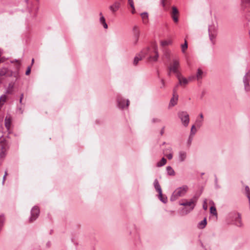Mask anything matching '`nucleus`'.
Here are the masks:
<instances>
[{
  "instance_id": "1",
  "label": "nucleus",
  "mask_w": 250,
  "mask_h": 250,
  "mask_svg": "<svg viewBox=\"0 0 250 250\" xmlns=\"http://www.w3.org/2000/svg\"><path fill=\"white\" fill-rule=\"evenodd\" d=\"M146 56H148V60L149 61L154 62L157 61L159 54L158 52V47L155 44L153 46L152 50L148 48L146 50H143L139 54L136 56L134 59L133 64L134 65H137L139 62Z\"/></svg>"
},
{
  "instance_id": "2",
  "label": "nucleus",
  "mask_w": 250,
  "mask_h": 250,
  "mask_svg": "<svg viewBox=\"0 0 250 250\" xmlns=\"http://www.w3.org/2000/svg\"><path fill=\"white\" fill-rule=\"evenodd\" d=\"M188 187L187 185L177 188L171 195L170 200L173 201L180 197L184 196L188 191Z\"/></svg>"
},
{
  "instance_id": "3",
  "label": "nucleus",
  "mask_w": 250,
  "mask_h": 250,
  "mask_svg": "<svg viewBox=\"0 0 250 250\" xmlns=\"http://www.w3.org/2000/svg\"><path fill=\"white\" fill-rule=\"evenodd\" d=\"M197 202V199L195 197L190 199L189 201H187L184 199L183 202H180L179 205L183 206H188L189 208L187 210L185 214H188L192 211L194 208Z\"/></svg>"
},
{
  "instance_id": "4",
  "label": "nucleus",
  "mask_w": 250,
  "mask_h": 250,
  "mask_svg": "<svg viewBox=\"0 0 250 250\" xmlns=\"http://www.w3.org/2000/svg\"><path fill=\"white\" fill-rule=\"evenodd\" d=\"M178 117L180 119L182 125L187 127L189 122V115L186 111H179L178 113Z\"/></svg>"
},
{
  "instance_id": "5",
  "label": "nucleus",
  "mask_w": 250,
  "mask_h": 250,
  "mask_svg": "<svg viewBox=\"0 0 250 250\" xmlns=\"http://www.w3.org/2000/svg\"><path fill=\"white\" fill-rule=\"evenodd\" d=\"M180 67V62L179 59H173L172 62L168 67L170 71L178 75L179 73L178 68Z\"/></svg>"
},
{
  "instance_id": "6",
  "label": "nucleus",
  "mask_w": 250,
  "mask_h": 250,
  "mask_svg": "<svg viewBox=\"0 0 250 250\" xmlns=\"http://www.w3.org/2000/svg\"><path fill=\"white\" fill-rule=\"evenodd\" d=\"M250 69L245 74L243 78V83L244 86V90L246 92L250 91Z\"/></svg>"
},
{
  "instance_id": "7",
  "label": "nucleus",
  "mask_w": 250,
  "mask_h": 250,
  "mask_svg": "<svg viewBox=\"0 0 250 250\" xmlns=\"http://www.w3.org/2000/svg\"><path fill=\"white\" fill-rule=\"evenodd\" d=\"M40 214V209L37 206H34L31 210V216L29 222H33L37 219Z\"/></svg>"
},
{
  "instance_id": "8",
  "label": "nucleus",
  "mask_w": 250,
  "mask_h": 250,
  "mask_svg": "<svg viewBox=\"0 0 250 250\" xmlns=\"http://www.w3.org/2000/svg\"><path fill=\"white\" fill-rule=\"evenodd\" d=\"M209 39L212 44L214 43V40L217 35V31L214 26H210L208 28Z\"/></svg>"
},
{
  "instance_id": "9",
  "label": "nucleus",
  "mask_w": 250,
  "mask_h": 250,
  "mask_svg": "<svg viewBox=\"0 0 250 250\" xmlns=\"http://www.w3.org/2000/svg\"><path fill=\"white\" fill-rule=\"evenodd\" d=\"M172 11L171 12V17L173 19V21L177 23L178 22V16L179 15V12L177 8L173 6L171 8Z\"/></svg>"
},
{
  "instance_id": "10",
  "label": "nucleus",
  "mask_w": 250,
  "mask_h": 250,
  "mask_svg": "<svg viewBox=\"0 0 250 250\" xmlns=\"http://www.w3.org/2000/svg\"><path fill=\"white\" fill-rule=\"evenodd\" d=\"M120 7L121 3L118 1H116L109 6V9L112 14H114L118 11Z\"/></svg>"
},
{
  "instance_id": "11",
  "label": "nucleus",
  "mask_w": 250,
  "mask_h": 250,
  "mask_svg": "<svg viewBox=\"0 0 250 250\" xmlns=\"http://www.w3.org/2000/svg\"><path fill=\"white\" fill-rule=\"evenodd\" d=\"M240 7L243 10L250 12V0H241Z\"/></svg>"
},
{
  "instance_id": "12",
  "label": "nucleus",
  "mask_w": 250,
  "mask_h": 250,
  "mask_svg": "<svg viewBox=\"0 0 250 250\" xmlns=\"http://www.w3.org/2000/svg\"><path fill=\"white\" fill-rule=\"evenodd\" d=\"M117 102L118 104V106L121 108H124L125 107H127L129 103V101L127 100L126 101V104H125V100L121 97H118L117 98Z\"/></svg>"
},
{
  "instance_id": "13",
  "label": "nucleus",
  "mask_w": 250,
  "mask_h": 250,
  "mask_svg": "<svg viewBox=\"0 0 250 250\" xmlns=\"http://www.w3.org/2000/svg\"><path fill=\"white\" fill-rule=\"evenodd\" d=\"M178 95L176 94V90L174 89L173 90V97L171 99L169 105V106H175L177 103L178 101Z\"/></svg>"
},
{
  "instance_id": "14",
  "label": "nucleus",
  "mask_w": 250,
  "mask_h": 250,
  "mask_svg": "<svg viewBox=\"0 0 250 250\" xmlns=\"http://www.w3.org/2000/svg\"><path fill=\"white\" fill-rule=\"evenodd\" d=\"M187 158V153L185 151L181 150L178 152V160L180 162L185 161Z\"/></svg>"
},
{
  "instance_id": "15",
  "label": "nucleus",
  "mask_w": 250,
  "mask_h": 250,
  "mask_svg": "<svg viewBox=\"0 0 250 250\" xmlns=\"http://www.w3.org/2000/svg\"><path fill=\"white\" fill-rule=\"evenodd\" d=\"M133 32L134 38L135 39V43L138 42L140 36V30L139 27L135 25L133 28Z\"/></svg>"
},
{
  "instance_id": "16",
  "label": "nucleus",
  "mask_w": 250,
  "mask_h": 250,
  "mask_svg": "<svg viewBox=\"0 0 250 250\" xmlns=\"http://www.w3.org/2000/svg\"><path fill=\"white\" fill-rule=\"evenodd\" d=\"M100 16V19H99V22L101 23V25H103L104 28V29H107L108 28V25L105 21V19L104 17V16L103 15V13L102 12H100L99 13Z\"/></svg>"
},
{
  "instance_id": "17",
  "label": "nucleus",
  "mask_w": 250,
  "mask_h": 250,
  "mask_svg": "<svg viewBox=\"0 0 250 250\" xmlns=\"http://www.w3.org/2000/svg\"><path fill=\"white\" fill-rule=\"evenodd\" d=\"M153 184L156 190L158 192V194H160V196H162V190L159 183L158 180L157 179L154 180Z\"/></svg>"
},
{
  "instance_id": "18",
  "label": "nucleus",
  "mask_w": 250,
  "mask_h": 250,
  "mask_svg": "<svg viewBox=\"0 0 250 250\" xmlns=\"http://www.w3.org/2000/svg\"><path fill=\"white\" fill-rule=\"evenodd\" d=\"M177 77L180 84H187L188 82V79L182 77L180 74H178Z\"/></svg>"
},
{
  "instance_id": "19",
  "label": "nucleus",
  "mask_w": 250,
  "mask_h": 250,
  "mask_svg": "<svg viewBox=\"0 0 250 250\" xmlns=\"http://www.w3.org/2000/svg\"><path fill=\"white\" fill-rule=\"evenodd\" d=\"M195 76L196 80L200 81L202 80L204 77V72L200 68H198Z\"/></svg>"
},
{
  "instance_id": "20",
  "label": "nucleus",
  "mask_w": 250,
  "mask_h": 250,
  "mask_svg": "<svg viewBox=\"0 0 250 250\" xmlns=\"http://www.w3.org/2000/svg\"><path fill=\"white\" fill-rule=\"evenodd\" d=\"M236 217L235 219V225L237 226L241 227L242 225L241 220L240 214L238 213L235 214Z\"/></svg>"
},
{
  "instance_id": "21",
  "label": "nucleus",
  "mask_w": 250,
  "mask_h": 250,
  "mask_svg": "<svg viewBox=\"0 0 250 250\" xmlns=\"http://www.w3.org/2000/svg\"><path fill=\"white\" fill-rule=\"evenodd\" d=\"M141 16L143 22L144 24H146L148 22V15L147 12H144L141 14Z\"/></svg>"
},
{
  "instance_id": "22",
  "label": "nucleus",
  "mask_w": 250,
  "mask_h": 250,
  "mask_svg": "<svg viewBox=\"0 0 250 250\" xmlns=\"http://www.w3.org/2000/svg\"><path fill=\"white\" fill-rule=\"evenodd\" d=\"M0 147L2 150H6L7 147V143L4 139H0Z\"/></svg>"
},
{
  "instance_id": "23",
  "label": "nucleus",
  "mask_w": 250,
  "mask_h": 250,
  "mask_svg": "<svg viewBox=\"0 0 250 250\" xmlns=\"http://www.w3.org/2000/svg\"><path fill=\"white\" fill-rule=\"evenodd\" d=\"M14 86V83H9L8 87L6 90L5 93L8 94H11L12 93L13 89Z\"/></svg>"
},
{
  "instance_id": "24",
  "label": "nucleus",
  "mask_w": 250,
  "mask_h": 250,
  "mask_svg": "<svg viewBox=\"0 0 250 250\" xmlns=\"http://www.w3.org/2000/svg\"><path fill=\"white\" fill-rule=\"evenodd\" d=\"M207 219L206 218L201 222H200L198 224V228L200 229H204L207 225Z\"/></svg>"
},
{
  "instance_id": "25",
  "label": "nucleus",
  "mask_w": 250,
  "mask_h": 250,
  "mask_svg": "<svg viewBox=\"0 0 250 250\" xmlns=\"http://www.w3.org/2000/svg\"><path fill=\"white\" fill-rule=\"evenodd\" d=\"M172 41L171 40H165V41H161L160 44L163 47H165L166 46L169 45L171 44Z\"/></svg>"
},
{
  "instance_id": "26",
  "label": "nucleus",
  "mask_w": 250,
  "mask_h": 250,
  "mask_svg": "<svg viewBox=\"0 0 250 250\" xmlns=\"http://www.w3.org/2000/svg\"><path fill=\"white\" fill-rule=\"evenodd\" d=\"M7 100V96L5 94L2 95L0 97V106H2Z\"/></svg>"
},
{
  "instance_id": "27",
  "label": "nucleus",
  "mask_w": 250,
  "mask_h": 250,
  "mask_svg": "<svg viewBox=\"0 0 250 250\" xmlns=\"http://www.w3.org/2000/svg\"><path fill=\"white\" fill-rule=\"evenodd\" d=\"M167 171L169 175L174 176L175 175L174 170L170 166H167Z\"/></svg>"
},
{
  "instance_id": "28",
  "label": "nucleus",
  "mask_w": 250,
  "mask_h": 250,
  "mask_svg": "<svg viewBox=\"0 0 250 250\" xmlns=\"http://www.w3.org/2000/svg\"><path fill=\"white\" fill-rule=\"evenodd\" d=\"M7 73V69L6 68H2L0 69V81L2 76H5Z\"/></svg>"
},
{
  "instance_id": "29",
  "label": "nucleus",
  "mask_w": 250,
  "mask_h": 250,
  "mask_svg": "<svg viewBox=\"0 0 250 250\" xmlns=\"http://www.w3.org/2000/svg\"><path fill=\"white\" fill-rule=\"evenodd\" d=\"M167 163V160L165 158H162L161 160L157 163V166L158 167H161L164 166Z\"/></svg>"
},
{
  "instance_id": "30",
  "label": "nucleus",
  "mask_w": 250,
  "mask_h": 250,
  "mask_svg": "<svg viewBox=\"0 0 250 250\" xmlns=\"http://www.w3.org/2000/svg\"><path fill=\"white\" fill-rule=\"evenodd\" d=\"M158 197L159 200L163 203H166L167 202V197L166 196H164L162 193V196H160V194H159Z\"/></svg>"
},
{
  "instance_id": "31",
  "label": "nucleus",
  "mask_w": 250,
  "mask_h": 250,
  "mask_svg": "<svg viewBox=\"0 0 250 250\" xmlns=\"http://www.w3.org/2000/svg\"><path fill=\"white\" fill-rule=\"evenodd\" d=\"M182 52L184 53L188 48V42L186 40L185 41V43L181 45Z\"/></svg>"
},
{
  "instance_id": "32",
  "label": "nucleus",
  "mask_w": 250,
  "mask_h": 250,
  "mask_svg": "<svg viewBox=\"0 0 250 250\" xmlns=\"http://www.w3.org/2000/svg\"><path fill=\"white\" fill-rule=\"evenodd\" d=\"M203 122V120H202V119H196V120L195 121L196 125L199 128L202 125Z\"/></svg>"
},
{
  "instance_id": "33",
  "label": "nucleus",
  "mask_w": 250,
  "mask_h": 250,
  "mask_svg": "<svg viewBox=\"0 0 250 250\" xmlns=\"http://www.w3.org/2000/svg\"><path fill=\"white\" fill-rule=\"evenodd\" d=\"M245 191L247 194V196L249 200H250V189L249 187L248 186L245 187Z\"/></svg>"
},
{
  "instance_id": "34",
  "label": "nucleus",
  "mask_w": 250,
  "mask_h": 250,
  "mask_svg": "<svg viewBox=\"0 0 250 250\" xmlns=\"http://www.w3.org/2000/svg\"><path fill=\"white\" fill-rule=\"evenodd\" d=\"M196 132V129H195V126L194 125H193L191 128L190 137L194 135L195 134Z\"/></svg>"
},
{
  "instance_id": "35",
  "label": "nucleus",
  "mask_w": 250,
  "mask_h": 250,
  "mask_svg": "<svg viewBox=\"0 0 250 250\" xmlns=\"http://www.w3.org/2000/svg\"><path fill=\"white\" fill-rule=\"evenodd\" d=\"M210 211L211 214H213V215H217V211L216 209L214 207H211L210 208Z\"/></svg>"
},
{
  "instance_id": "36",
  "label": "nucleus",
  "mask_w": 250,
  "mask_h": 250,
  "mask_svg": "<svg viewBox=\"0 0 250 250\" xmlns=\"http://www.w3.org/2000/svg\"><path fill=\"white\" fill-rule=\"evenodd\" d=\"M5 125L7 129H9L10 126V122L7 119L5 120Z\"/></svg>"
},
{
  "instance_id": "37",
  "label": "nucleus",
  "mask_w": 250,
  "mask_h": 250,
  "mask_svg": "<svg viewBox=\"0 0 250 250\" xmlns=\"http://www.w3.org/2000/svg\"><path fill=\"white\" fill-rule=\"evenodd\" d=\"M128 4L130 6V7L133 9V10H135V7L134 5V2L133 0H128Z\"/></svg>"
},
{
  "instance_id": "38",
  "label": "nucleus",
  "mask_w": 250,
  "mask_h": 250,
  "mask_svg": "<svg viewBox=\"0 0 250 250\" xmlns=\"http://www.w3.org/2000/svg\"><path fill=\"white\" fill-rule=\"evenodd\" d=\"M31 66H28L27 70L25 72L26 75H29L31 72Z\"/></svg>"
},
{
  "instance_id": "39",
  "label": "nucleus",
  "mask_w": 250,
  "mask_h": 250,
  "mask_svg": "<svg viewBox=\"0 0 250 250\" xmlns=\"http://www.w3.org/2000/svg\"><path fill=\"white\" fill-rule=\"evenodd\" d=\"M161 122V120L158 119V118H153L152 120V122L153 123H159Z\"/></svg>"
},
{
  "instance_id": "40",
  "label": "nucleus",
  "mask_w": 250,
  "mask_h": 250,
  "mask_svg": "<svg viewBox=\"0 0 250 250\" xmlns=\"http://www.w3.org/2000/svg\"><path fill=\"white\" fill-rule=\"evenodd\" d=\"M165 155L167 157V158L169 160H171L173 157V154L172 153H170L169 154H165Z\"/></svg>"
},
{
  "instance_id": "41",
  "label": "nucleus",
  "mask_w": 250,
  "mask_h": 250,
  "mask_svg": "<svg viewBox=\"0 0 250 250\" xmlns=\"http://www.w3.org/2000/svg\"><path fill=\"white\" fill-rule=\"evenodd\" d=\"M15 61L18 62V64H17L16 67H17V70L19 71V70L20 69V68L21 62L17 60H15Z\"/></svg>"
},
{
  "instance_id": "42",
  "label": "nucleus",
  "mask_w": 250,
  "mask_h": 250,
  "mask_svg": "<svg viewBox=\"0 0 250 250\" xmlns=\"http://www.w3.org/2000/svg\"><path fill=\"white\" fill-rule=\"evenodd\" d=\"M194 80H196V76H194V75L191 76L189 77L188 78V80L190 81H193Z\"/></svg>"
},
{
  "instance_id": "43",
  "label": "nucleus",
  "mask_w": 250,
  "mask_h": 250,
  "mask_svg": "<svg viewBox=\"0 0 250 250\" xmlns=\"http://www.w3.org/2000/svg\"><path fill=\"white\" fill-rule=\"evenodd\" d=\"M203 208L205 210H207V208H208V206H207V201H206V200L204 201V205H203Z\"/></svg>"
},
{
  "instance_id": "44",
  "label": "nucleus",
  "mask_w": 250,
  "mask_h": 250,
  "mask_svg": "<svg viewBox=\"0 0 250 250\" xmlns=\"http://www.w3.org/2000/svg\"><path fill=\"white\" fill-rule=\"evenodd\" d=\"M166 0H161V4L163 7H165L166 6Z\"/></svg>"
},
{
  "instance_id": "45",
  "label": "nucleus",
  "mask_w": 250,
  "mask_h": 250,
  "mask_svg": "<svg viewBox=\"0 0 250 250\" xmlns=\"http://www.w3.org/2000/svg\"><path fill=\"white\" fill-rule=\"evenodd\" d=\"M7 175V172L6 171L5 172V174L3 177V181H2V184H3L5 180L6 176Z\"/></svg>"
},
{
  "instance_id": "46",
  "label": "nucleus",
  "mask_w": 250,
  "mask_h": 250,
  "mask_svg": "<svg viewBox=\"0 0 250 250\" xmlns=\"http://www.w3.org/2000/svg\"><path fill=\"white\" fill-rule=\"evenodd\" d=\"M164 130H165V127L164 126L163 127H162V128L161 129V131H160V134L161 135H163L164 133Z\"/></svg>"
},
{
  "instance_id": "47",
  "label": "nucleus",
  "mask_w": 250,
  "mask_h": 250,
  "mask_svg": "<svg viewBox=\"0 0 250 250\" xmlns=\"http://www.w3.org/2000/svg\"><path fill=\"white\" fill-rule=\"evenodd\" d=\"M161 82L162 83V86L161 87V88H162V87H164L165 86V81L163 79H162L161 80Z\"/></svg>"
},
{
  "instance_id": "48",
  "label": "nucleus",
  "mask_w": 250,
  "mask_h": 250,
  "mask_svg": "<svg viewBox=\"0 0 250 250\" xmlns=\"http://www.w3.org/2000/svg\"><path fill=\"white\" fill-rule=\"evenodd\" d=\"M199 116L200 117V119L203 120V114L202 113H200V115H199Z\"/></svg>"
},
{
  "instance_id": "49",
  "label": "nucleus",
  "mask_w": 250,
  "mask_h": 250,
  "mask_svg": "<svg viewBox=\"0 0 250 250\" xmlns=\"http://www.w3.org/2000/svg\"><path fill=\"white\" fill-rule=\"evenodd\" d=\"M23 97V95L21 94V96L20 100V102L21 103L22 99Z\"/></svg>"
},
{
  "instance_id": "50",
  "label": "nucleus",
  "mask_w": 250,
  "mask_h": 250,
  "mask_svg": "<svg viewBox=\"0 0 250 250\" xmlns=\"http://www.w3.org/2000/svg\"><path fill=\"white\" fill-rule=\"evenodd\" d=\"M34 59H32V62H31V65L30 66H32V65L34 63Z\"/></svg>"
},
{
  "instance_id": "51",
  "label": "nucleus",
  "mask_w": 250,
  "mask_h": 250,
  "mask_svg": "<svg viewBox=\"0 0 250 250\" xmlns=\"http://www.w3.org/2000/svg\"><path fill=\"white\" fill-rule=\"evenodd\" d=\"M135 10H133V9H132V13L134 14V13H135Z\"/></svg>"
},
{
  "instance_id": "52",
  "label": "nucleus",
  "mask_w": 250,
  "mask_h": 250,
  "mask_svg": "<svg viewBox=\"0 0 250 250\" xmlns=\"http://www.w3.org/2000/svg\"><path fill=\"white\" fill-rule=\"evenodd\" d=\"M171 72V71H169V72L168 73V76H170V72Z\"/></svg>"
},
{
  "instance_id": "53",
  "label": "nucleus",
  "mask_w": 250,
  "mask_h": 250,
  "mask_svg": "<svg viewBox=\"0 0 250 250\" xmlns=\"http://www.w3.org/2000/svg\"><path fill=\"white\" fill-rule=\"evenodd\" d=\"M168 150H169L170 151H171V150H172V149H171V147H169V148L168 149Z\"/></svg>"
}]
</instances>
